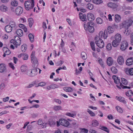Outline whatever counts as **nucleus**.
<instances>
[{"mask_svg": "<svg viewBox=\"0 0 133 133\" xmlns=\"http://www.w3.org/2000/svg\"><path fill=\"white\" fill-rule=\"evenodd\" d=\"M25 9L26 10L30 11L32 9L34 6V0H27L25 1L24 4Z\"/></svg>", "mask_w": 133, "mask_h": 133, "instance_id": "nucleus-1", "label": "nucleus"}, {"mask_svg": "<svg viewBox=\"0 0 133 133\" xmlns=\"http://www.w3.org/2000/svg\"><path fill=\"white\" fill-rule=\"evenodd\" d=\"M19 38H18L16 40L11 39L10 41V48L14 49L15 47L17 48L18 46L20 45L21 43V38L18 37Z\"/></svg>", "mask_w": 133, "mask_h": 133, "instance_id": "nucleus-2", "label": "nucleus"}, {"mask_svg": "<svg viewBox=\"0 0 133 133\" xmlns=\"http://www.w3.org/2000/svg\"><path fill=\"white\" fill-rule=\"evenodd\" d=\"M121 39V36L120 34H117L115 36V39L112 42V45L114 47H116L119 44Z\"/></svg>", "mask_w": 133, "mask_h": 133, "instance_id": "nucleus-3", "label": "nucleus"}, {"mask_svg": "<svg viewBox=\"0 0 133 133\" xmlns=\"http://www.w3.org/2000/svg\"><path fill=\"white\" fill-rule=\"evenodd\" d=\"M60 124L65 127H69L70 124L67 120L61 118L58 121H57V127H59Z\"/></svg>", "mask_w": 133, "mask_h": 133, "instance_id": "nucleus-4", "label": "nucleus"}, {"mask_svg": "<svg viewBox=\"0 0 133 133\" xmlns=\"http://www.w3.org/2000/svg\"><path fill=\"white\" fill-rule=\"evenodd\" d=\"M133 22L131 19L127 20L123 22L121 24V26L123 28L128 29V28L132 25Z\"/></svg>", "mask_w": 133, "mask_h": 133, "instance_id": "nucleus-5", "label": "nucleus"}, {"mask_svg": "<svg viewBox=\"0 0 133 133\" xmlns=\"http://www.w3.org/2000/svg\"><path fill=\"white\" fill-rule=\"evenodd\" d=\"M95 42L97 45L100 48H102L104 47V43L101 38L98 37H96Z\"/></svg>", "mask_w": 133, "mask_h": 133, "instance_id": "nucleus-6", "label": "nucleus"}, {"mask_svg": "<svg viewBox=\"0 0 133 133\" xmlns=\"http://www.w3.org/2000/svg\"><path fill=\"white\" fill-rule=\"evenodd\" d=\"M38 73L37 69L34 68L31 70H28L27 71L26 74L27 75L30 76H34Z\"/></svg>", "mask_w": 133, "mask_h": 133, "instance_id": "nucleus-7", "label": "nucleus"}, {"mask_svg": "<svg viewBox=\"0 0 133 133\" xmlns=\"http://www.w3.org/2000/svg\"><path fill=\"white\" fill-rule=\"evenodd\" d=\"M16 25L15 22L13 21H11L9 23V32L13 30H15L16 28Z\"/></svg>", "mask_w": 133, "mask_h": 133, "instance_id": "nucleus-8", "label": "nucleus"}, {"mask_svg": "<svg viewBox=\"0 0 133 133\" xmlns=\"http://www.w3.org/2000/svg\"><path fill=\"white\" fill-rule=\"evenodd\" d=\"M35 52H32L31 56V57L32 63L36 66L38 65V63L37 59L35 56Z\"/></svg>", "mask_w": 133, "mask_h": 133, "instance_id": "nucleus-9", "label": "nucleus"}, {"mask_svg": "<svg viewBox=\"0 0 133 133\" xmlns=\"http://www.w3.org/2000/svg\"><path fill=\"white\" fill-rule=\"evenodd\" d=\"M103 36L104 39H106L108 37V33L107 32V30H105L104 32H103L102 31H101L99 33L98 35V36L96 37H98L99 38H102Z\"/></svg>", "mask_w": 133, "mask_h": 133, "instance_id": "nucleus-10", "label": "nucleus"}, {"mask_svg": "<svg viewBox=\"0 0 133 133\" xmlns=\"http://www.w3.org/2000/svg\"><path fill=\"white\" fill-rule=\"evenodd\" d=\"M23 11V8L21 6H18L17 7L15 10V13L17 16H20Z\"/></svg>", "mask_w": 133, "mask_h": 133, "instance_id": "nucleus-11", "label": "nucleus"}, {"mask_svg": "<svg viewBox=\"0 0 133 133\" xmlns=\"http://www.w3.org/2000/svg\"><path fill=\"white\" fill-rule=\"evenodd\" d=\"M128 43L126 41H122L121 44L120 49L122 51L125 50L128 47Z\"/></svg>", "mask_w": 133, "mask_h": 133, "instance_id": "nucleus-12", "label": "nucleus"}, {"mask_svg": "<svg viewBox=\"0 0 133 133\" xmlns=\"http://www.w3.org/2000/svg\"><path fill=\"white\" fill-rule=\"evenodd\" d=\"M84 28L86 30H88V28L91 27V26H94V24L93 22H88L87 25L86 23L84 22Z\"/></svg>", "mask_w": 133, "mask_h": 133, "instance_id": "nucleus-13", "label": "nucleus"}, {"mask_svg": "<svg viewBox=\"0 0 133 133\" xmlns=\"http://www.w3.org/2000/svg\"><path fill=\"white\" fill-rule=\"evenodd\" d=\"M117 62L120 65H122L124 63V60L123 57L122 56H118L117 59Z\"/></svg>", "mask_w": 133, "mask_h": 133, "instance_id": "nucleus-14", "label": "nucleus"}, {"mask_svg": "<svg viewBox=\"0 0 133 133\" xmlns=\"http://www.w3.org/2000/svg\"><path fill=\"white\" fill-rule=\"evenodd\" d=\"M6 71V65L4 64H0V72L2 73L5 72Z\"/></svg>", "mask_w": 133, "mask_h": 133, "instance_id": "nucleus-15", "label": "nucleus"}, {"mask_svg": "<svg viewBox=\"0 0 133 133\" xmlns=\"http://www.w3.org/2000/svg\"><path fill=\"white\" fill-rule=\"evenodd\" d=\"M112 78L114 80L115 83L117 84L118 85L121 83L120 82V80L117 76L115 75H113L112 76Z\"/></svg>", "mask_w": 133, "mask_h": 133, "instance_id": "nucleus-16", "label": "nucleus"}, {"mask_svg": "<svg viewBox=\"0 0 133 133\" xmlns=\"http://www.w3.org/2000/svg\"><path fill=\"white\" fill-rule=\"evenodd\" d=\"M107 5L108 7L113 9L116 8L118 6L117 4L112 2L108 3L107 4Z\"/></svg>", "mask_w": 133, "mask_h": 133, "instance_id": "nucleus-17", "label": "nucleus"}, {"mask_svg": "<svg viewBox=\"0 0 133 133\" xmlns=\"http://www.w3.org/2000/svg\"><path fill=\"white\" fill-rule=\"evenodd\" d=\"M125 72L128 75H133V68H126L125 70Z\"/></svg>", "mask_w": 133, "mask_h": 133, "instance_id": "nucleus-18", "label": "nucleus"}, {"mask_svg": "<svg viewBox=\"0 0 133 133\" xmlns=\"http://www.w3.org/2000/svg\"><path fill=\"white\" fill-rule=\"evenodd\" d=\"M88 20L90 21H92L94 19V17L93 15L91 13H89L87 14Z\"/></svg>", "mask_w": 133, "mask_h": 133, "instance_id": "nucleus-19", "label": "nucleus"}, {"mask_svg": "<svg viewBox=\"0 0 133 133\" xmlns=\"http://www.w3.org/2000/svg\"><path fill=\"white\" fill-rule=\"evenodd\" d=\"M133 63V58H128L126 61V64L128 66L132 65Z\"/></svg>", "mask_w": 133, "mask_h": 133, "instance_id": "nucleus-20", "label": "nucleus"}, {"mask_svg": "<svg viewBox=\"0 0 133 133\" xmlns=\"http://www.w3.org/2000/svg\"><path fill=\"white\" fill-rule=\"evenodd\" d=\"M79 16L80 18L82 21H84L86 20V15L85 14H83L82 13H79Z\"/></svg>", "mask_w": 133, "mask_h": 133, "instance_id": "nucleus-21", "label": "nucleus"}, {"mask_svg": "<svg viewBox=\"0 0 133 133\" xmlns=\"http://www.w3.org/2000/svg\"><path fill=\"white\" fill-rule=\"evenodd\" d=\"M29 25L30 28H31L34 23V21L32 18H30L28 19Z\"/></svg>", "mask_w": 133, "mask_h": 133, "instance_id": "nucleus-22", "label": "nucleus"}, {"mask_svg": "<svg viewBox=\"0 0 133 133\" xmlns=\"http://www.w3.org/2000/svg\"><path fill=\"white\" fill-rule=\"evenodd\" d=\"M3 50L4 52V54L3 56L4 57H5L6 55H8V49L6 47H4L3 48Z\"/></svg>", "mask_w": 133, "mask_h": 133, "instance_id": "nucleus-23", "label": "nucleus"}, {"mask_svg": "<svg viewBox=\"0 0 133 133\" xmlns=\"http://www.w3.org/2000/svg\"><path fill=\"white\" fill-rule=\"evenodd\" d=\"M16 32L17 35L20 37L22 36L23 35V30L21 29H17Z\"/></svg>", "mask_w": 133, "mask_h": 133, "instance_id": "nucleus-24", "label": "nucleus"}, {"mask_svg": "<svg viewBox=\"0 0 133 133\" xmlns=\"http://www.w3.org/2000/svg\"><path fill=\"white\" fill-rule=\"evenodd\" d=\"M27 69V66L26 65H23L21 67V71L22 72H26Z\"/></svg>", "mask_w": 133, "mask_h": 133, "instance_id": "nucleus-25", "label": "nucleus"}, {"mask_svg": "<svg viewBox=\"0 0 133 133\" xmlns=\"http://www.w3.org/2000/svg\"><path fill=\"white\" fill-rule=\"evenodd\" d=\"M10 4L12 6L16 7L18 5V2L16 0H12Z\"/></svg>", "mask_w": 133, "mask_h": 133, "instance_id": "nucleus-26", "label": "nucleus"}, {"mask_svg": "<svg viewBox=\"0 0 133 133\" xmlns=\"http://www.w3.org/2000/svg\"><path fill=\"white\" fill-rule=\"evenodd\" d=\"M113 60L111 57L108 58L107 60V63L109 66H111L113 63Z\"/></svg>", "mask_w": 133, "mask_h": 133, "instance_id": "nucleus-27", "label": "nucleus"}, {"mask_svg": "<svg viewBox=\"0 0 133 133\" xmlns=\"http://www.w3.org/2000/svg\"><path fill=\"white\" fill-rule=\"evenodd\" d=\"M53 109L54 110L58 111L60 110H62V107L60 105H55Z\"/></svg>", "mask_w": 133, "mask_h": 133, "instance_id": "nucleus-28", "label": "nucleus"}, {"mask_svg": "<svg viewBox=\"0 0 133 133\" xmlns=\"http://www.w3.org/2000/svg\"><path fill=\"white\" fill-rule=\"evenodd\" d=\"M115 21L117 23L119 22L121 20V17L120 15H116L115 16Z\"/></svg>", "mask_w": 133, "mask_h": 133, "instance_id": "nucleus-29", "label": "nucleus"}, {"mask_svg": "<svg viewBox=\"0 0 133 133\" xmlns=\"http://www.w3.org/2000/svg\"><path fill=\"white\" fill-rule=\"evenodd\" d=\"M116 87L120 89L121 88V87L123 89H130V87H127L126 86H125L123 85L122 83L120 84V85H117Z\"/></svg>", "mask_w": 133, "mask_h": 133, "instance_id": "nucleus-30", "label": "nucleus"}, {"mask_svg": "<svg viewBox=\"0 0 133 133\" xmlns=\"http://www.w3.org/2000/svg\"><path fill=\"white\" fill-rule=\"evenodd\" d=\"M63 89L65 91L67 92H71L73 91V89L70 87H66L63 88Z\"/></svg>", "mask_w": 133, "mask_h": 133, "instance_id": "nucleus-31", "label": "nucleus"}, {"mask_svg": "<svg viewBox=\"0 0 133 133\" xmlns=\"http://www.w3.org/2000/svg\"><path fill=\"white\" fill-rule=\"evenodd\" d=\"M116 99H117L118 101L121 102H122L124 103H125L126 102L125 101L124 98L123 97H122L121 96L119 97L116 96Z\"/></svg>", "mask_w": 133, "mask_h": 133, "instance_id": "nucleus-32", "label": "nucleus"}, {"mask_svg": "<svg viewBox=\"0 0 133 133\" xmlns=\"http://www.w3.org/2000/svg\"><path fill=\"white\" fill-rule=\"evenodd\" d=\"M125 94L127 96L130 97L133 95V92L131 90H129L125 92Z\"/></svg>", "mask_w": 133, "mask_h": 133, "instance_id": "nucleus-33", "label": "nucleus"}, {"mask_svg": "<svg viewBox=\"0 0 133 133\" xmlns=\"http://www.w3.org/2000/svg\"><path fill=\"white\" fill-rule=\"evenodd\" d=\"M81 58L83 59H86L87 58V55L86 53L84 52H82L81 54Z\"/></svg>", "mask_w": 133, "mask_h": 133, "instance_id": "nucleus-34", "label": "nucleus"}, {"mask_svg": "<svg viewBox=\"0 0 133 133\" xmlns=\"http://www.w3.org/2000/svg\"><path fill=\"white\" fill-rule=\"evenodd\" d=\"M92 2L96 4H99L103 3V1L101 0H93Z\"/></svg>", "mask_w": 133, "mask_h": 133, "instance_id": "nucleus-35", "label": "nucleus"}, {"mask_svg": "<svg viewBox=\"0 0 133 133\" xmlns=\"http://www.w3.org/2000/svg\"><path fill=\"white\" fill-rule=\"evenodd\" d=\"M29 39L31 42H33L34 41V36L31 34H30L28 35Z\"/></svg>", "mask_w": 133, "mask_h": 133, "instance_id": "nucleus-36", "label": "nucleus"}, {"mask_svg": "<svg viewBox=\"0 0 133 133\" xmlns=\"http://www.w3.org/2000/svg\"><path fill=\"white\" fill-rule=\"evenodd\" d=\"M0 9L1 11L5 12L7 10L8 8L6 6L2 5L0 6Z\"/></svg>", "mask_w": 133, "mask_h": 133, "instance_id": "nucleus-37", "label": "nucleus"}, {"mask_svg": "<svg viewBox=\"0 0 133 133\" xmlns=\"http://www.w3.org/2000/svg\"><path fill=\"white\" fill-rule=\"evenodd\" d=\"M107 32L109 33H112L114 32V29L112 28L111 26H109L108 27L107 29Z\"/></svg>", "mask_w": 133, "mask_h": 133, "instance_id": "nucleus-38", "label": "nucleus"}, {"mask_svg": "<svg viewBox=\"0 0 133 133\" xmlns=\"http://www.w3.org/2000/svg\"><path fill=\"white\" fill-rule=\"evenodd\" d=\"M99 123L98 121L96 120H94L92 121V125L94 127L98 126Z\"/></svg>", "mask_w": 133, "mask_h": 133, "instance_id": "nucleus-39", "label": "nucleus"}, {"mask_svg": "<svg viewBox=\"0 0 133 133\" xmlns=\"http://www.w3.org/2000/svg\"><path fill=\"white\" fill-rule=\"evenodd\" d=\"M27 48V45H23L21 46V50L23 52H25Z\"/></svg>", "mask_w": 133, "mask_h": 133, "instance_id": "nucleus-40", "label": "nucleus"}, {"mask_svg": "<svg viewBox=\"0 0 133 133\" xmlns=\"http://www.w3.org/2000/svg\"><path fill=\"white\" fill-rule=\"evenodd\" d=\"M87 8L89 9L92 10L94 8L93 5L90 3H88L86 5Z\"/></svg>", "mask_w": 133, "mask_h": 133, "instance_id": "nucleus-41", "label": "nucleus"}, {"mask_svg": "<svg viewBox=\"0 0 133 133\" xmlns=\"http://www.w3.org/2000/svg\"><path fill=\"white\" fill-rule=\"evenodd\" d=\"M101 129L103 130H104L108 133H109V130L107 127L105 126H102L101 127Z\"/></svg>", "mask_w": 133, "mask_h": 133, "instance_id": "nucleus-42", "label": "nucleus"}, {"mask_svg": "<svg viewBox=\"0 0 133 133\" xmlns=\"http://www.w3.org/2000/svg\"><path fill=\"white\" fill-rule=\"evenodd\" d=\"M111 70L114 74H116L117 72V70L115 67H112L111 68Z\"/></svg>", "mask_w": 133, "mask_h": 133, "instance_id": "nucleus-43", "label": "nucleus"}, {"mask_svg": "<svg viewBox=\"0 0 133 133\" xmlns=\"http://www.w3.org/2000/svg\"><path fill=\"white\" fill-rule=\"evenodd\" d=\"M121 81L122 83L125 85H127L128 83V82L126 79L123 78H121Z\"/></svg>", "mask_w": 133, "mask_h": 133, "instance_id": "nucleus-44", "label": "nucleus"}, {"mask_svg": "<svg viewBox=\"0 0 133 133\" xmlns=\"http://www.w3.org/2000/svg\"><path fill=\"white\" fill-rule=\"evenodd\" d=\"M87 110V112L91 116L93 117L95 116V114L93 112L89 109H88Z\"/></svg>", "mask_w": 133, "mask_h": 133, "instance_id": "nucleus-45", "label": "nucleus"}, {"mask_svg": "<svg viewBox=\"0 0 133 133\" xmlns=\"http://www.w3.org/2000/svg\"><path fill=\"white\" fill-rule=\"evenodd\" d=\"M116 109L117 111L120 113H122L123 112L122 109L119 106H117L116 107Z\"/></svg>", "mask_w": 133, "mask_h": 133, "instance_id": "nucleus-46", "label": "nucleus"}, {"mask_svg": "<svg viewBox=\"0 0 133 133\" xmlns=\"http://www.w3.org/2000/svg\"><path fill=\"white\" fill-rule=\"evenodd\" d=\"M90 45L92 50L93 51H95V47L94 43L93 42H91L90 43Z\"/></svg>", "mask_w": 133, "mask_h": 133, "instance_id": "nucleus-47", "label": "nucleus"}, {"mask_svg": "<svg viewBox=\"0 0 133 133\" xmlns=\"http://www.w3.org/2000/svg\"><path fill=\"white\" fill-rule=\"evenodd\" d=\"M96 20L97 23L98 24H101L102 23V20L100 18H97Z\"/></svg>", "mask_w": 133, "mask_h": 133, "instance_id": "nucleus-48", "label": "nucleus"}, {"mask_svg": "<svg viewBox=\"0 0 133 133\" xmlns=\"http://www.w3.org/2000/svg\"><path fill=\"white\" fill-rule=\"evenodd\" d=\"M94 26H91V27L88 28V30L90 32H93L94 30Z\"/></svg>", "mask_w": 133, "mask_h": 133, "instance_id": "nucleus-49", "label": "nucleus"}, {"mask_svg": "<svg viewBox=\"0 0 133 133\" xmlns=\"http://www.w3.org/2000/svg\"><path fill=\"white\" fill-rule=\"evenodd\" d=\"M98 59H99L98 60V62L100 64L101 66L103 67V68H104V67L103 66V63L102 61V60L100 58H98Z\"/></svg>", "mask_w": 133, "mask_h": 133, "instance_id": "nucleus-50", "label": "nucleus"}, {"mask_svg": "<svg viewBox=\"0 0 133 133\" xmlns=\"http://www.w3.org/2000/svg\"><path fill=\"white\" fill-rule=\"evenodd\" d=\"M46 84L45 83L43 82H41L38 84V86L43 87L45 86Z\"/></svg>", "mask_w": 133, "mask_h": 133, "instance_id": "nucleus-51", "label": "nucleus"}, {"mask_svg": "<svg viewBox=\"0 0 133 133\" xmlns=\"http://www.w3.org/2000/svg\"><path fill=\"white\" fill-rule=\"evenodd\" d=\"M88 130L85 129H82L80 133H88Z\"/></svg>", "mask_w": 133, "mask_h": 133, "instance_id": "nucleus-52", "label": "nucleus"}, {"mask_svg": "<svg viewBox=\"0 0 133 133\" xmlns=\"http://www.w3.org/2000/svg\"><path fill=\"white\" fill-rule=\"evenodd\" d=\"M49 125L50 127H53L56 124V123L54 121H51L49 122Z\"/></svg>", "mask_w": 133, "mask_h": 133, "instance_id": "nucleus-53", "label": "nucleus"}, {"mask_svg": "<svg viewBox=\"0 0 133 133\" xmlns=\"http://www.w3.org/2000/svg\"><path fill=\"white\" fill-rule=\"evenodd\" d=\"M50 86L51 89H54L55 88H57L58 87V86L57 85L55 84H53L50 85Z\"/></svg>", "mask_w": 133, "mask_h": 133, "instance_id": "nucleus-54", "label": "nucleus"}, {"mask_svg": "<svg viewBox=\"0 0 133 133\" xmlns=\"http://www.w3.org/2000/svg\"><path fill=\"white\" fill-rule=\"evenodd\" d=\"M64 61H60L56 63L57 66H61L64 63Z\"/></svg>", "mask_w": 133, "mask_h": 133, "instance_id": "nucleus-55", "label": "nucleus"}, {"mask_svg": "<svg viewBox=\"0 0 133 133\" xmlns=\"http://www.w3.org/2000/svg\"><path fill=\"white\" fill-rule=\"evenodd\" d=\"M20 22L22 23L26 22V19L25 18H21L19 19Z\"/></svg>", "mask_w": 133, "mask_h": 133, "instance_id": "nucleus-56", "label": "nucleus"}, {"mask_svg": "<svg viewBox=\"0 0 133 133\" xmlns=\"http://www.w3.org/2000/svg\"><path fill=\"white\" fill-rule=\"evenodd\" d=\"M111 44L110 43H108L107 46L106 48L107 50H109L111 49Z\"/></svg>", "mask_w": 133, "mask_h": 133, "instance_id": "nucleus-57", "label": "nucleus"}, {"mask_svg": "<svg viewBox=\"0 0 133 133\" xmlns=\"http://www.w3.org/2000/svg\"><path fill=\"white\" fill-rule=\"evenodd\" d=\"M28 56L25 54H23V56L22 57L23 59L24 60H27L28 59Z\"/></svg>", "mask_w": 133, "mask_h": 133, "instance_id": "nucleus-58", "label": "nucleus"}, {"mask_svg": "<svg viewBox=\"0 0 133 133\" xmlns=\"http://www.w3.org/2000/svg\"><path fill=\"white\" fill-rule=\"evenodd\" d=\"M9 66L13 70L15 69V67L14 66L13 64L12 63H9Z\"/></svg>", "mask_w": 133, "mask_h": 133, "instance_id": "nucleus-59", "label": "nucleus"}, {"mask_svg": "<svg viewBox=\"0 0 133 133\" xmlns=\"http://www.w3.org/2000/svg\"><path fill=\"white\" fill-rule=\"evenodd\" d=\"M66 115L69 116L73 117L74 116V115L69 112H67L66 114Z\"/></svg>", "mask_w": 133, "mask_h": 133, "instance_id": "nucleus-60", "label": "nucleus"}, {"mask_svg": "<svg viewBox=\"0 0 133 133\" xmlns=\"http://www.w3.org/2000/svg\"><path fill=\"white\" fill-rule=\"evenodd\" d=\"M54 101L55 102H56L58 104H60L61 103V102L60 100L59 99H54Z\"/></svg>", "mask_w": 133, "mask_h": 133, "instance_id": "nucleus-61", "label": "nucleus"}, {"mask_svg": "<svg viewBox=\"0 0 133 133\" xmlns=\"http://www.w3.org/2000/svg\"><path fill=\"white\" fill-rule=\"evenodd\" d=\"M61 69H63L65 70H66V68L65 66H63L62 67H59V68H58V70H60Z\"/></svg>", "mask_w": 133, "mask_h": 133, "instance_id": "nucleus-62", "label": "nucleus"}, {"mask_svg": "<svg viewBox=\"0 0 133 133\" xmlns=\"http://www.w3.org/2000/svg\"><path fill=\"white\" fill-rule=\"evenodd\" d=\"M43 123V122L41 119H39L38 120L37 122V124L39 125H41Z\"/></svg>", "mask_w": 133, "mask_h": 133, "instance_id": "nucleus-63", "label": "nucleus"}, {"mask_svg": "<svg viewBox=\"0 0 133 133\" xmlns=\"http://www.w3.org/2000/svg\"><path fill=\"white\" fill-rule=\"evenodd\" d=\"M34 86V85L33 84H30L29 85L27 86H26L25 87V88H30L31 87H32Z\"/></svg>", "mask_w": 133, "mask_h": 133, "instance_id": "nucleus-64", "label": "nucleus"}]
</instances>
